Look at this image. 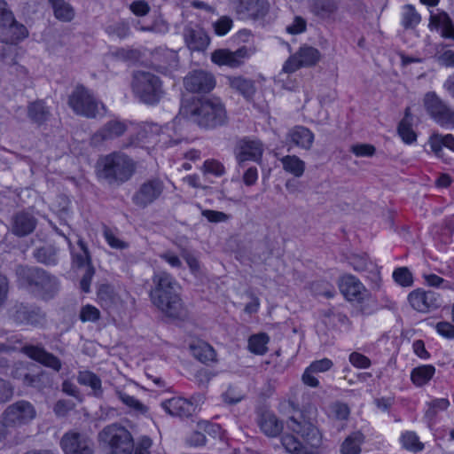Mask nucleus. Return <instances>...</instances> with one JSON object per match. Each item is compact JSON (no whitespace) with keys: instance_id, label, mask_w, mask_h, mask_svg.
I'll use <instances>...</instances> for the list:
<instances>
[{"instance_id":"1","label":"nucleus","mask_w":454,"mask_h":454,"mask_svg":"<svg viewBox=\"0 0 454 454\" xmlns=\"http://www.w3.org/2000/svg\"><path fill=\"white\" fill-rule=\"evenodd\" d=\"M153 287L150 292L152 302L167 317L184 319L187 316L179 295L180 286L167 271H158L153 277Z\"/></svg>"},{"instance_id":"2","label":"nucleus","mask_w":454,"mask_h":454,"mask_svg":"<svg viewBox=\"0 0 454 454\" xmlns=\"http://www.w3.org/2000/svg\"><path fill=\"white\" fill-rule=\"evenodd\" d=\"M286 427L293 433L300 435L305 443L301 442L293 434H284L281 443L290 454H320L323 435L310 419L304 412L292 416L286 421Z\"/></svg>"},{"instance_id":"3","label":"nucleus","mask_w":454,"mask_h":454,"mask_svg":"<svg viewBox=\"0 0 454 454\" xmlns=\"http://www.w3.org/2000/svg\"><path fill=\"white\" fill-rule=\"evenodd\" d=\"M136 161L126 153L116 151L100 157L96 165L99 182L118 187L131 179L136 172Z\"/></svg>"},{"instance_id":"4","label":"nucleus","mask_w":454,"mask_h":454,"mask_svg":"<svg viewBox=\"0 0 454 454\" xmlns=\"http://www.w3.org/2000/svg\"><path fill=\"white\" fill-rule=\"evenodd\" d=\"M182 112L199 126L214 129L227 121L224 105L218 98H203L192 100L182 107Z\"/></svg>"},{"instance_id":"5","label":"nucleus","mask_w":454,"mask_h":454,"mask_svg":"<svg viewBox=\"0 0 454 454\" xmlns=\"http://www.w3.org/2000/svg\"><path fill=\"white\" fill-rule=\"evenodd\" d=\"M18 281L43 300L52 299L59 290V279L38 267L18 266Z\"/></svg>"},{"instance_id":"6","label":"nucleus","mask_w":454,"mask_h":454,"mask_svg":"<svg viewBox=\"0 0 454 454\" xmlns=\"http://www.w3.org/2000/svg\"><path fill=\"white\" fill-rule=\"evenodd\" d=\"M131 88L141 102L150 106L158 104L165 96L160 78L147 71L139 70L133 74Z\"/></svg>"},{"instance_id":"7","label":"nucleus","mask_w":454,"mask_h":454,"mask_svg":"<svg viewBox=\"0 0 454 454\" xmlns=\"http://www.w3.org/2000/svg\"><path fill=\"white\" fill-rule=\"evenodd\" d=\"M98 439L107 445L108 454H131L134 442L131 434L118 424L106 427L99 434Z\"/></svg>"},{"instance_id":"8","label":"nucleus","mask_w":454,"mask_h":454,"mask_svg":"<svg viewBox=\"0 0 454 454\" xmlns=\"http://www.w3.org/2000/svg\"><path fill=\"white\" fill-rule=\"evenodd\" d=\"M28 35L27 27L18 22L5 1L0 0V42L16 44Z\"/></svg>"},{"instance_id":"9","label":"nucleus","mask_w":454,"mask_h":454,"mask_svg":"<svg viewBox=\"0 0 454 454\" xmlns=\"http://www.w3.org/2000/svg\"><path fill=\"white\" fill-rule=\"evenodd\" d=\"M427 114L441 127L454 128V109L435 91H427L422 99Z\"/></svg>"},{"instance_id":"10","label":"nucleus","mask_w":454,"mask_h":454,"mask_svg":"<svg viewBox=\"0 0 454 454\" xmlns=\"http://www.w3.org/2000/svg\"><path fill=\"white\" fill-rule=\"evenodd\" d=\"M68 105L76 114L88 118H95L100 114V108L105 110L104 105L82 85L76 86L73 90L69 96Z\"/></svg>"},{"instance_id":"11","label":"nucleus","mask_w":454,"mask_h":454,"mask_svg":"<svg viewBox=\"0 0 454 454\" xmlns=\"http://www.w3.org/2000/svg\"><path fill=\"white\" fill-rule=\"evenodd\" d=\"M35 417V406L28 401L20 400L4 411L1 423L4 427H17L29 424Z\"/></svg>"},{"instance_id":"12","label":"nucleus","mask_w":454,"mask_h":454,"mask_svg":"<svg viewBox=\"0 0 454 454\" xmlns=\"http://www.w3.org/2000/svg\"><path fill=\"white\" fill-rule=\"evenodd\" d=\"M128 297L126 291H117L108 284L100 285L97 291L98 302L112 316L121 315L124 311Z\"/></svg>"},{"instance_id":"13","label":"nucleus","mask_w":454,"mask_h":454,"mask_svg":"<svg viewBox=\"0 0 454 454\" xmlns=\"http://www.w3.org/2000/svg\"><path fill=\"white\" fill-rule=\"evenodd\" d=\"M321 54L312 46L303 45L291 55L283 65V72L292 74L302 67H310L317 64Z\"/></svg>"},{"instance_id":"14","label":"nucleus","mask_w":454,"mask_h":454,"mask_svg":"<svg viewBox=\"0 0 454 454\" xmlns=\"http://www.w3.org/2000/svg\"><path fill=\"white\" fill-rule=\"evenodd\" d=\"M233 9L239 20H262L270 11L268 0H234Z\"/></svg>"},{"instance_id":"15","label":"nucleus","mask_w":454,"mask_h":454,"mask_svg":"<svg viewBox=\"0 0 454 454\" xmlns=\"http://www.w3.org/2000/svg\"><path fill=\"white\" fill-rule=\"evenodd\" d=\"M164 187V183L160 178L148 179L135 192L132 202L140 208H145L161 196Z\"/></svg>"},{"instance_id":"16","label":"nucleus","mask_w":454,"mask_h":454,"mask_svg":"<svg viewBox=\"0 0 454 454\" xmlns=\"http://www.w3.org/2000/svg\"><path fill=\"white\" fill-rule=\"evenodd\" d=\"M60 446L65 454H93L94 443L87 435L69 431L64 434Z\"/></svg>"},{"instance_id":"17","label":"nucleus","mask_w":454,"mask_h":454,"mask_svg":"<svg viewBox=\"0 0 454 454\" xmlns=\"http://www.w3.org/2000/svg\"><path fill=\"white\" fill-rule=\"evenodd\" d=\"M184 86L191 93H208L215 86V76L205 70H193L184 78Z\"/></svg>"},{"instance_id":"18","label":"nucleus","mask_w":454,"mask_h":454,"mask_svg":"<svg viewBox=\"0 0 454 454\" xmlns=\"http://www.w3.org/2000/svg\"><path fill=\"white\" fill-rule=\"evenodd\" d=\"M411 306L419 312L427 313L442 306V299L434 291L417 289L408 297Z\"/></svg>"},{"instance_id":"19","label":"nucleus","mask_w":454,"mask_h":454,"mask_svg":"<svg viewBox=\"0 0 454 454\" xmlns=\"http://www.w3.org/2000/svg\"><path fill=\"white\" fill-rule=\"evenodd\" d=\"M249 57V51L243 46L231 51L228 49H219L211 55V59L219 66H228L230 67H239L244 63V59Z\"/></svg>"},{"instance_id":"20","label":"nucleus","mask_w":454,"mask_h":454,"mask_svg":"<svg viewBox=\"0 0 454 454\" xmlns=\"http://www.w3.org/2000/svg\"><path fill=\"white\" fill-rule=\"evenodd\" d=\"M128 125L125 121L114 119L105 123L92 137L91 144L98 145L102 142L114 140L121 137L127 130Z\"/></svg>"},{"instance_id":"21","label":"nucleus","mask_w":454,"mask_h":454,"mask_svg":"<svg viewBox=\"0 0 454 454\" xmlns=\"http://www.w3.org/2000/svg\"><path fill=\"white\" fill-rule=\"evenodd\" d=\"M262 144L259 140L244 138L236 146V160L240 167L247 160L258 161L262 155Z\"/></svg>"},{"instance_id":"22","label":"nucleus","mask_w":454,"mask_h":454,"mask_svg":"<svg viewBox=\"0 0 454 454\" xmlns=\"http://www.w3.org/2000/svg\"><path fill=\"white\" fill-rule=\"evenodd\" d=\"M11 318L18 325H38L44 316L38 308H34L23 303L14 305L10 310Z\"/></svg>"},{"instance_id":"23","label":"nucleus","mask_w":454,"mask_h":454,"mask_svg":"<svg viewBox=\"0 0 454 454\" xmlns=\"http://www.w3.org/2000/svg\"><path fill=\"white\" fill-rule=\"evenodd\" d=\"M22 350L29 358L55 372H59L62 367L60 359L55 355L46 351L43 347L27 345L23 347Z\"/></svg>"},{"instance_id":"24","label":"nucleus","mask_w":454,"mask_h":454,"mask_svg":"<svg viewBox=\"0 0 454 454\" xmlns=\"http://www.w3.org/2000/svg\"><path fill=\"white\" fill-rule=\"evenodd\" d=\"M184 39L191 51H202L209 44L206 31L197 25H188L184 29Z\"/></svg>"},{"instance_id":"25","label":"nucleus","mask_w":454,"mask_h":454,"mask_svg":"<svg viewBox=\"0 0 454 454\" xmlns=\"http://www.w3.org/2000/svg\"><path fill=\"white\" fill-rule=\"evenodd\" d=\"M340 290L348 301L362 302L369 297V292L364 285L351 275L342 278Z\"/></svg>"},{"instance_id":"26","label":"nucleus","mask_w":454,"mask_h":454,"mask_svg":"<svg viewBox=\"0 0 454 454\" xmlns=\"http://www.w3.org/2000/svg\"><path fill=\"white\" fill-rule=\"evenodd\" d=\"M162 408L171 416L188 418L196 410V406L189 400L182 397H173L161 403Z\"/></svg>"},{"instance_id":"27","label":"nucleus","mask_w":454,"mask_h":454,"mask_svg":"<svg viewBox=\"0 0 454 454\" xmlns=\"http://www.w3.org/2000/svg\"><path fill=\"white\" fill-rule=\"evenodd\" d=\"M37 219L30 213L19 212L12 217V231L19 237L27 236L34 231Z\"/></svg>"},{"instance_id":"28","label":"nucleus","mask_w":454,"mask_h":454,"mask_svg":"<svg viewBox=\"0 0 454 454\" xmlns=\"http://www.w3.org/2000/svg\"><path fill=\"white\" fill-rule=\"evenodd\" d=\"M258 426L261 431L269 437H276L283 430V422L270 411H262L258 415Z\"/></svg>"},{"instance_id":"29","label":"nucleus","mask_w":454,"mask_h":454,"mask_svg":"<svg viewBox=\"0 0 454 454\" xmlns=\"http://www.w3.org/2000/svg\"><path fill=\"white\" fill-rule=\"evenodd\" d=\"M320 317L323 324L328 328H335L340 325L346 330L350 329L351 322L348 317L336 309L331 308L323 309L320 313Z\"/></svg>"},{"instance_id":"30","label":"nucleus","mask_w":454,"mask_h":454,"mask_svg":"<svg viewBox=\"0 0 454 454\" xmlns=\"http://www.w3.org/2000/svg\"><path fill=\"white\" fill-rule=\"evenodd\" d=\"M287 137L294 145L305 150H309L314 142V134L303 126L290 129Z\"/></svg>"},{"instance_id":"31","label":"nucleus","mask_w":454,"mask_h":454,"mask_svg":"<svg viewBox=\"0 0 454 454\" xmlns=\"http://www.w3.org/2000/svg\"><path fill=\"white\" fill-rule=\"evenodd\" d=\"M33 256L39 263L55 266L59 262V248L52 244H46L35 248Z\"/></svg>"},{"instance_id":"32","label":"nucleus","mask_w":454,"mask_h":454,"mask_svg":"<svg viewBox=\"0 0 454 454\" xmlns=\"http://www.w3.org/2000/svg\"><path fill=\"white\" fill-rule=\"evenodd\" d=\"M228 80L230 86L240 93L247 100L253 98L256 91L253 80L242 76L229 77Z\"/></svg>"},{"instance_id":"33","label":"nucleus","mask_w":454,"mask_h":454,"mask_svg":"<svg viewBox=\"0 0 454 454\" xmlns=\"http://www.w3.org/2000/svg\"><path fill=\"white\" fill-rule=\"evenodd\" d=\"M19 368L12 372V376L16 379L21 378L22 382L27 387H32L39 390L44 388L49 383V378L46 372H41L37 374L19 373Z\"/></svg>"},{"instance_id":"34","label":"nucleus","mask_w":454,"mask_h":454,"mask_svg":"<svg viewBox=\"0 0 454 454\" xmlns=\"http://www.w3.org/2000/svg\"><path fill=\"white\" fill-rule=\"evenodd\" d=\"M429 26L442 28V36L454 40V23L446 12L431 15Z\"/></svg>"},{"instance_id":"35","label":"nucleus","mask_w":454,"mask_h":454,"mask_svg":"<svg viewBox=\"0 0 454 454\" xmlns=\"http://www.w3.org/2000/svg\"><path fill=\"white\" fill-rule=\"evenodd\" d=\"M192 356L203 364L212 362L215 358L214 348L204 341H198L190 345Z\"/></svg>"},{"instance_id":"36","label":"nucleus","mask_w":454,"mask_h":454,"mask_svg":"<svg viewBox=\"0 0 454 454\" xmlns=\"http://www.w3.org/2000/svg\"><path fill=\"white\" fill-rule=\"evenodd\" d=\"M435 372L434 366L425 364L414 368L411 372V380L417 387H422L428 383Z\"/></svg>"},{"instance_id":"37","label":"nucleus","mask_w":454,"mask_h":454,"mask_svg":"<svg viewBox=\"0 0 454 454\" xmlns=\"http://www.w3.org/2000/svg\"><path fill=\"white\" fill-rule=\"evenodd\" d=\"M27 115L33 122L42 124L48 120L50 112L43 101L37 100L28 105Z\"/></svg>"},{"instance_id":"38","label":"nucleus","mask_w":454,"mask_h":454,"mask_svg":"<svg viewBox=\"0 0 454 454\" xmlns=\"http://www.w3.org/2000/svg\"><path fill=\"white\" fill-rule=\"evenodd\" d=\"M364 435L360 432L349 434L341 443L340 451L341 454H360Z\"/></svg>"},{"instance_id":"39","label":"nucleus","mask_w":454,"mask_h":454,"mask_svg":"<svg viewBox=\"0 0 454 454\" xmlns=\"http://www.w3.org/2000/svg\"><path fill=\"white\" fill-rule=\"evenodd\" d=\"M51 3L55 17L63 22H68L74 17L73 7L64 0H49Z\"/></svg>"},{"instance_id":"40","label":"nucleus","mask_w":454,"mask_h":454,"mask_svg":"<svg viewBox=\"0 0 454 454\" xmlns=\"http://www.w3.org/2000/svg\"><path fill=\"white\" fill-rule=\"evenodd\" d=\"M77 381L81 385L90 387L96 396H99L102 394L101 380L94 372L90 371L79 372Z\"/></svg>"},{"instance_id":"41","label":"nucleus","mask_w":454,"mask_h":454,"mask_svg":"<svg viewBox=\"0 0 454 454\" xmlns=\"http://www.w3.org/2000/svg\"><path fill=\"white\" fill-rule=\"evenodd\" d=\"M285 171L300 177L305 170V162L295 155H286L280 160Z\"/></svg>"},{"instance_id":"42","label":"nucleus","mask_w":454,"mask_h":454,"mask_svg":"<svg viewBox=\"0 0 454 454\" xmlns=\"http://www.w3.org/2000/svg\"><path fill=\"white\" fill-rule=\"evenodd\" d=\"M337 9V0H312L311 11L316 15L325 18Z\"/></svg>"},{"instance_id":"43","label":"nucleus","mask_w":454,"mask_h":454,"mask_svg":"<svg viewBox=\"0 0 454 454\" xmlns=\"http://www.w3.org/2000/svg\"><path fill=\"white\" fill-rule=\"evenodd\" d=\"M403 447L412 452H419L424 449V444L413 431H406L401 436Z\"/></svg>"},{"instance_id":"44","label":"nucleus","mask_w":454,"mask_h":454,"mask_svg":"<svg viewBox=\"0 0 454 454\" xmlns=\"http://www.w3.org/2000/svg\"><path fill=\"white\" fill-rule=\"evenodd\" d=\"M78 246L80 247L79 252L73 253V264L77 268H87L88 266H92L90 262V257L89 254V250L86 247V244L83 240H78Z\"/></svg>"},{"instance_id":"45","label":"nucleus","mask_w":454,"mask_h":454,"mask_svg":"<svg viewBox=\"0 0 454 454\" xmlns=\"http://www.w3.org/2000/svg\"><path fill=\"white\" fill-rule=\"evenodd\" d=\"M116 395L122 403L136 412L145 414L147 411V407L134 396L129 395L121 390H117Z\"/></svg>"},{"instance_id":"46","label":"nucleus","mask_w":454,"mask_h":454,"mask_svg":"<svg viewBox=\"0 0 454 454\" xmlns=\"http://www.w3.org/2000/svg\"><path fill=\"white\" fill-rule=\"evenodd\" d=\"M269 338L265 333L253 335L248 340L249 350L257 355H262L267 351Z\"/></svg>"},{"instance_id":"47","label":"nucleus","mask_w":454,"mask_h":454,"mask_svg":"<svg viewBox=\"0 0 454 454\" xmlns=\"http://www.w3.org/2000/svg\"><path fill=\"white\" fill-rule=\"evenodd\" d=\"M420 15L412 5H405L403 12L402 25L404 28H414L420 22Z\"/></svg>"},{"instance_id":"48","label":"nucleus","mask_w":454,"mask_h":454,"mask_svg":"<svg viewBox=\"0 0 454 454\" xmlns=\"http://www.w3.org/2000/svg\"><path fill=\"white\" fill-rule=\"evenodd\" d=\"M427 410L426 411L425 416L428 419H434L439 411H446L450 406V401L447 398H437L434 399L430 403H427Z\"/></svg>"},{"instance_id":"49","label":"nucleus","mask_w":454,"mask_h":454,"mask_svg":"<svg viewBox=\"0 0 454 454\" xmlns=\"http://www.w3.org/2000/svg\"><path fill=\"white\" fill-rule=\"evenodd\" d=\"M398 134L402 140L406 144H411L416 141L417 136L411 128V122L403 119L398 125Z\"/></svg>"},{"instance_id":"50","label":"nucleus","mask_w":454,"mask_h":454,"mask_svg":"<svg viewBox=\"0 0 454 454\" xmlns=\"http://www.w3.org/2000/svg\"><path fill=\"white\" fill-rule=\"evenodd\" d=\"M393 278L402 286H411L413 283L412 274L406 267H400L394 270Z\"/></svg>"},{"instance_id":"51","label":"nucleus","mask_w":454,"mask_h":454,"mask_svg":"<svg viewBox=\"0 0 454 454\" xmlns=\"http://www.w3.org/2000/svg\"><path fill=\"white\" fill-rule=\"evenodd\" d=\"M82 322H97L100 318V311L95 306L87 304L82 306L79 315Z\"/></svg>"},{"instance_id":"52","label":"nucleus","mask_w":454,"mask_h":454,"mask_svg":"<svg viewBox=\"0 0 454 454\" xmlns=\"http://www.w3.org/2000/svg\"><path fill=\"white\" fill-rule=\"evenodd\" d=\"M349 263L355 270L365 272L369 269V264H372L373 262L370 261L365 254H353L349 258Z\"/></svg>"},{"instance_id":"53","label":"nucleus","mask_w":454,"mask_h":454,"mask_svg":"<svg viewBox=\"0 0 454 454\" xmlns=\"http://www.w3.org/2000/svg\"><path fill=\"white\" fill-rule=\"evenodd\" d=\"M13 395V385L8 380L0 378V404L8 403L12 399Z\"/></svg>"},{"instance_id":"54","label":"nucleus","mask_w":454,"mask_h":454,"mask_svg":"<svg viewBox=\"0 0 454 454\" xmlns=\"http://www.w3.org/2000/svg\"><path fill=\"white\" fill-rule=\"evenodd\" d=\"M364 273L366 278L371 282V288L379 289L381 277L378 266L375 263L369 264V269Z\"/></svg>"},{"instance_id":"55","label":"nucleus","mask_w":454,"mask_h":454,"mask_svg":"<svg viewBox=\"0 0 454 454\" xmlns=\"http://www.w3.org/2000/svg\"><path fill=\"white\" fill-rule=\"evenodd\" d=\"M350 152L356 157H372L375 154L376 148L370 144H356L351 145Z\"/></svg>"},{"instance_id":"56","label":"nucleus","mask_w":454,"mask_h":454,"mask_svg":"<svg viewBox=\"0 0 454 454\" xmlns=\"http://www.w3.org/2000/svg\"><path fill=\"white\" fill-rule=\"evenodd\" d=\"M424 279H425L426 283L427 284V286H432V287L442 288V289L452 288L450 283L448 280H446L435 274H425Z\"/></svg>"},{"instance_id":"57","label":"nucleus","mask_w":454,"mask_h":454,"mask_svg":"<svg viewBox=\"0 0 454 454\" xmlns=\"http://www.w3.org/2000/svg\"><path fill=\"white\" fill-rule=\"evenodd\" d=\"M233 21L228 16H223L214 23V29L217 35H225L232 27Z\"/></svg>"},{"instance_id":"58","label":"nucleus","mask_w":454,"mask_h":454,"mask_svg":"<svg viewBox=\"0 0 454 454\" xmlns=\"http://www.w3.org/2000/svg\"><path fill=\"white\" fill-rule=\"evenodd\" d=\"M162 56L166 59V65L159 66V70L161 72L168 68H176L178 64V55L175 51L164 50Z\"/></svg>"},{"instance_id":"59","label":"nucleus","mask_w":454,"mask_h":454,"mask_svg":"<svg viewBox=\"0 0 454 454\" xmlns=\"http://www.w3.org/2000/svg\"><path fill=\"white\" fill-rule=\"evenodd\" d=\"M106 31L110 35H114L120 38H123L129 34V27L126 22L121 21L108 26Z\"/></svg>"},{"instance_id":"60","label":"nucleus","mask_w":454,"mask_h":454,"mask_svg":"<svg viewBox=\"0 0 454 454\" xmlns=\"http://www.w3.org/2000/svg\"><path fill=\"white\" fill-rule=\"evenodd\" d=\"M181 256L186 262L192 273L196 274L200 271V262L192 253H191L187 249H183L181 251Z\"/></svg>"},{"instance_id":"61","label":"nucleus","mask_w":454,"mask_h":454,"mask_svg":"<svg viewBox=\"0 0 454 454\" xmlns=\"http://www.w3.org/2000/svg\"><path fill=\"white\" fill-rule=\"evenodd\" d=\"M201 214L211 223H223L228 221L230 218V215L223 212L210 209H205Z\"/></svg>"},{"instance_id":"62","label":"nucleus","mask_w":454,"mask_h":454,"mask_svg":"<svg viewBox=\"0 0 454 454\" xmlns=\"http://www.w3.org/2000/svg\"><path fill=\"white\" fill-rule=\"evenodd\" d=\"M349 362L354 366H356L357 368H361V369H366V368L370 367V365H371L370 359L367 356H365L364 355H362L357 352H352L349 355Z\"/></svg>"},{"instance_id":"63","label":"nucleus","mask_w":454,"mask_h":454,"mask_svg":"<svg viewBox=\"0 0 454 454\" xmlns=\"http://www.w3.org/2000/svg\"><path fill=\"white\" fill-rule=\"evenodd\" d=\"M129 9L136 16L142 17L147 15L151 8L146 1L137 0L131 3Z\"/></svg>"},{"instance_id":"64","label":"nucleus","mask_w":454,"mask_h":454,"mask_svg":"<svg viewBox=\"0 0 454 454\" xmlns=\"http://www.w3.org/2000/svg\"><path fill=\"white\" fill-rule=\"evenodd\" d=\"M437 333L448 339H454V325L450 322H439L436 326Z\"/></svg>"}]
</instances>
